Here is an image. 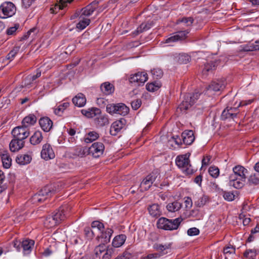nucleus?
Wrapping results in <instances>:
<instances>
[{
    "mask_svg": "<svg viewBox=\"0 0 259 259\" xmlns=\"http://www.w3.org/2000/svg\"><path fill=\"white\" fill-rule=\"evenodd\" d=\"M69 105V103L64 102L60 104L57 108L55 109V112L56 114H60V112H63Z\"/></svg>",
    "mask_w": 259,
    "mask_h": 259,
    "instance_id": "bf43d9fd",
    "label": "nucleus"
},
{
    "mask_svg": "<svg viewBox=\"0 0 259 259\" xmlns=\"http://www.w3.org/2000/svg\"><path fill=\"white\" fill-rule=\"evenodd\" d=\"M3 166L6 168H8L11 165L12 160L7 152L3 153L1 156Z\"/></svg>",
    "mask_w": 259,
    "mask_h": 259,
    "instance_id": "c03bdc74",
    "label": "nucleus"
},
{
    "mask_svg": "<svg viewBox=\"0 0 259 259\" xmlns=\"http://www.w3.org/2000/svg\"><path fill=\"white\" fill-rule=\"evenodd\" d=\"M151 73L153 75V78L156 79L161 78L163 74V71L158 68H154L152 70Z\"/></svg>",
    "mask_w": 259,
    "mask_h": 259,
    "instance_id": "6e6d98bb",
    "label": "nucleus"
},
{
    "mask_svg": "<svg viewBox=\"0 0 259 259\" xmlns=\"http://www.w3.org/2000/svg\"><path fill=\"white\" fill-rule=\"evenodd\" d=\"M148 74L145 72H139L131 75L129 81L131 83H137L139 85L144 83L148 79Z\"/></svg>",
    "mask_w": 259,
    "mask_h": 259,
    "instance_id": "f8f14e48",
    "label": "nucleus"
},
{
    "mask_svg": "<svg viewBox=\"0 0 259 259\" xmlns=\"http://www.w3.org/2000/svg\"><path fill=\"white\" fill-rule=\"evenodd\" d=\"M41 75V71L39 69L36 70V74L34 75L30 74L24 80L23 85L25 87L29 88L31 84Z\"/></svg>",
    "mask_w": 259,
    "mask_h": 259,
    "instance_id": "f3484780",
    "label": "nucleus"
},
{
    "mask_svg": "<svg viewBox=\"0 0 259 259\" xmlns=\"http://www.w3.org/2000/svg\"><path fill=\"white\" fill-rule=\"evenodd\" d=\"M116 104H109L106 106V111L111 114H116Z\"/></svg>",
    "mask_w": 259,
    "mask_h": 259,
    "instance_id": "e2e57ef3",
    "label": "nucleus"
},
{
    "mask_svg": "<svg viewBox=\"0 0 259 259\" xmlns=\"http://www.w3.org/2000/svg\"><path fill=\"white\" fill-rule=\"evenodd\" d=\"M232 170L233 174L229 177V184L236 189H241L244 185L248 171L240 165L234 166Z\"/></svg>",
    "mask_w": 259,
    "mask_h": 259,
    "instance_id": "f257e3e1",
    "label": "nucleus"
},
{
    "mask_svg": "<svg viewBox=\"0 0 259 259\" xmlns=\"http://www.w3.org/2000/svg\"><path fill=\"white\" fill-rule=\"evenodd\" d=\"M91 228L94 230V233L97 236L104 230V226L101 222L96 221L92 222Z\"/></svg>",
    "mask_w": 259,
    "mask_h": 259,
    "instance_id": "f704fd0d",
    "label": "nucleus"
},
{
    "mask_svg": "<svg viewBox=\"0 0 259 259\" xmlns=\"http://www.w3.org/2000/svg\"><path fill=\"white\" fill-rule=\"evenodd\" d=\"M223 197L227 201H231L235 198V195L233 192L225 191L223 193Z\"/></svg>",
    "mask_w": 259,
    "mask_h": 259,
    "instance_id": "680f3d73",
    "label": "nucleus"
},
{
    "mask_svg": "<svg viewBox=\"0 0 259 259\" xmlns=\"http://www.w3.org/2000/svg\"><path fill=\"white\" fill-rule=\"evenodd\" d=\"M208 172L212 177L213 178H217L219 176L220 170L217 166L212 165L209 167L208 169Z\"/></svg>",
    "mask_w": 259,
    "mask_h": 259,
    "instance_id": "603ef678",
    "label": "nucleus"
},
{
    "mask_svg": "<svg viewBox=\"0 0 259 259\" xmlns=\"http://www.w3.org/2000/svg\"><path fill=\"white\" fill-rule=\"evenodd\" d=\"M31 159V156L29 155L20 154L16 157V161L19 165H24L29 164Z\"/></svg>",
    "mask_w": 259,
    "mask_h": 259,
    "instance_id": "393cba45",
    "label": "nucleus"
},
{
    "mask_svg": "<svg viewBox=\"0 0 259 259\" xmlns=\"http://www.w3.org/2000/svg\"><path fill=\"white\" fill-rule=\"evenodd\" d=\"M94 231L90 227H87L84 228V234L87 239L91 240L96 236Z\"/></svg>",
    "mask_w": 259,
    "mask_h": 259,
    "instance_id": "864d4df0",
    "label": "nucleus"
},
{
    "mask_svg": "<svg viewBox=\"0 0 259 259\" xmlns=\"http://www.w3.org/2000/svg\"><path fill=\"white\" fill-rule=\"evenodd\" d=\"M152 26L151 22L143 23L132 33V35L134 36H137L144 31L149 30Z\"/></svg>",
    "mask_w": 259,
    "mask_h": 259,
    "instance_id": "7c9ffc66",
    "label": "nucleus"
},
{
    "mask_svg": "<svg viewBox=\"0 0 259 259\" xmlns=\"http://www.w3.org/2000/svg\"><path fill=\"white\" fill-rule=\"evenodd\" d=\"M190 155L188 153L178 156L176 160L177 165L186 175L191 174L193 172L190 163Z\"/></svg>",
    "mask_w": 259,
    "mask_h": 259,
    "instance_id": "20e7f679",
    "label": "nucleus"
},
{
    "mask_svg": "<svg viewBox=\"0 0 259 259\" xmlns=\"http://www.w3.org/2000/svg\"><path fill=\"white\" fill-rule=\"evenodd\" d=\"M53 191L51 190V188L49 186L45 187L38 193L35 194L33 197L32 200L34 202H44L48 197L52 196Z\"/></svg>",
    "mask_w": 259,
    "mask_h": 259,
    "instance_id": "6e6552de",
    "label": "nucleus"
},
{
    "mask_svg": "<svg viewBox=\"0 0 259 259\" xmlns=\"http://www.w3.org/2000/svg\"><path fill=\"white\" fill-rule=\"evenodd\" d=\"M13 244L17 250L20 251L21 248L23 249V252L24 255L29 254L34 244V241L30 239H26L21 242L20 241L15 240L13 241Z\"/></svg>",
    "mask_w": 259,
    "mask_h": 259,
    "instance_id": "39448f33",
    "label": "nucleus"
},
{
    "mask_svg": "<svg viewBox=\"0 0 259 259\" xmlns=\"http://www.w3.org/2000/svg\"><path fill=\"white\" fill-rule=\"evenodd\" d=\"M97 3L93 2L82 9L80 16L82 17H88L91 15L97 8Z\"/></svg>",
    "mask_w": 259,
    "mask_h": 259,
    "instance_id": "4be33fe9",
    "label": "nucleus"
},
{
    "mask_svg": "<svg viewBox=\"0 0 259 259\" xmlns=\"http://www.w3.org/2000/svg\"><path fill=\"white\" fill-rule=\"evenodd\" d=\"M81 113L88 118H93L101 113V110L97 108H92L88 110H81Z\"/></svg>",
    "mask_w": 259,
    "mask_h": 259,
    "instance_id": "a878e982",
    "label": "nucleus"
},
{
    "mask_svg": "<svg viewBox=\"0 0 259 259\" xmlns=\"http://www.w3.org/2000/svg\"><path fill=\"white\" fill-rule=\"evenodd\" d=\"M199 233V230L195 227L190 228L187 230V234L190 236L197 235Z\"/></svg>",
    "mask_w": 259,
    "mask_h": 259,
    "instance_id": "0e129e2a",
    "label": "nucleus"
},
{
    "mask_svg": "<svg viewBox=\"0 0 259 259\" xmlns=\"http://www.w3.org/2000/svg\"><path fill=\"white\" fill-rule=\"evenodd\" d=\"M158 178H160V175L157 171H153L148 175L141 183L140 186L141 191L148 190Z\"/></svg>",
    "mask_w": 259,
    "mask_h": 259,
    "instance_id": "0eeeda50",
    "label": "nucleus"
},
{
    "mask_svg": "<svg viewBox=\"0 0 259 259\" xmlns=\"http://www.w3.org/2000/svg\"><path fill=\"white\" fill-rule=\"evenodd\" d=\"M183 142L186 145H191L194 141L195 137L192 130L185 131L182 134Z\"/></svg>",
    "mask_w": 259,
    "mask_h": 259,
    "instance_id": "6ab92c4d",
    "label": "nucleus"
},
{
    "mask_svg": "<svg viewBox=\"0 0 259 259\" xmlns=\"http://www.w3.org/2000/svg\"><path fill=\"white\" fill-rule=\"evenodd\" d=\"M37 120L36 116L34 114H29L26 116L22 120V125L25 127H28L34 125Z\"/></svg>",
    "mask_w": 259,
    "mask_h": 259,
    "instance_id": "c756f323",
    "label": "nucleus"
},
{
    "mask_svg": "<svg viewBox=\"0 0 259 259\" xmlns=\"http://www.w3.org/2000/svg\"><path fill=\"white\" fill-rule=\"evenodd\" d=\"M171 246V244H165L164 245H162L161 244L155 243L153 245V248L157 251L162 252L164 250L170 248Z\"/></svg>",
    "mask_w": 259,
    "mask_h": 259,
    "instance_id": "5fc2aeb1",
    "label": "nucleus"
},
{
    "mask_svg": "<svg viewBox=\"0 0 259 259\" xmlns=\"http://www.w3.org/2000/svg\"><path fill=\"white\" fill-rule=\"evenodd\" d=\"M43 139L42 133L40 131H36L30 138V142L33 145L39 144Z\"/></svg>",
    "mask_w": 259,
    "mask_h": 259,
    "instance_id": "72a5a7b5",
    "label": "nucleus"
},
{
    "mask_svg": "<svg viewBox=\"0 0 259 259\" xmlns=\"http://www.w3.org/2000/svg\"><path fill=\"white\" fill-rule=\"evenodd\" d=\"M247 184L249 186H256L259 184V174H251L248 178Z\"/></svg>",
    "mask_w": 259,
    "mask_h": 259,
    "instance_id": "a19ab883",
    "label": "nucleus"
},
{
    "mask_svg": "<svg viewBox=\"0 0 259 259\" xmlns=\"http://www.w3.org/2000/svg\"><path fill=\"white\" fill-rule=\"evenodd\" d=\"M24 145V142L13 138L10 143V149L12 152H16L22 149Z\"/></svg>",
    "mask_w": 259,
    "mask_h": 259,
    "instance_id": "412c9836",
    "label": "nucleus"
},
{
    "mask_svg": "<svg viewBox=\"0 0 259 259\" xmlns=\"http://www.w3.org/2000/svg\"><path fill=\"white\" fill-rule=\"evenodd\" d=\"M217 65V61H211L209 63H207L206 64H205L204 67L202 70V74L203 75H206L207 73L214 69L216 66Z\"/></svg>",
    "mask_w": 259,
    "mask_h": 259,
    "instance_id": "09e8293b",
    "label": "nucleus"
},
{
    "mask_svg": "<svg viewBox=\"0 0 259 259\" xmlns=\"http://www.w3.org/2000/svg\"><path fill=\"white\" fill-rule=\"evenodd\" d=\"M225 88V81L223 80H217L211 82L207 87V90L213 92L221 91Z\"/></svg>",
    "mask_w": 259,
    "mask_h": 259,
    "instance_id": "a211bd4d",
    "label": "nucleus"
},
{
    "mask_svg": "<svg viewBox=\"0 0 259 259\" xmlns=\"http://www.w3.org/2000/svg\"><path fill=\"white\" fill-rule=\"evenodd\" d=\"M199 95L198 93L186 94L184 96V100L177 108V112H178L180 111L182 112H186L195 103Z\"/></svg>",
    "mask_w": 259,
    "mask_h": 259,
    "instance_id": "7ed1b4c3",
    "label": "nucleus"
},
{
    "mask_svg": "<svg viewBox=\"0 0 259 259\" xmlns=\"http://www.w3.org/2000/svg\"><path fill=\"white\" fill-rule=\"evenodd\" d=\"M131 254L127 251H124L122 254L117 256L115 259H130Z\"/></svg>",
    "mask_w": 259,
    "mask_h": 259,
    "instance_id": "774afa93",
    "label": "nucleus"
},
{
    "mask_svg": "<svg viewBox=\"0 0 259 259\" xmlns=\"http://www.w3.org/2000/svg\"><path fill=\"white\" fill-rule=\"evenodd\" d=\"M209 201V197L205 195L200 196L197 201L195 202V205L198 207H203Z\"/></svg>",
    "mask_w": 259,
    "mask_h": 259,
    "instance_id": "a18cd8bd",
    "label": "nucleus"
},
{
    "mask_svg": "<svg viewBox=\"0 0 259 259\" xmlns=\"http://www.w3.org/2000/svg\"><path fill=\"white\" fill-rule=\"evenodd\" d=\"M5 177L4 172L0 170V193L6 190L7 188L6 185L3 184V182L5 180Z\"/></svg>",
    "mask_w": 259,
    "mask_h": 259,
    "instance_id": "052dcab7",
    "label": "nucleus"
},
{
    "mask_svg": "<svg viewBox=\"0 0 259 259\" xmlns=\"http://www.w3.org/2000/svg\"><path fill=\"white\" fill-rule=\"evenodd\" d=\"M94 119L95 124L99 127H102L109 124V121L108 116L105 114H100Z\"/></svg>",
    "mask_w": 259,
    "mask_h": 259,
    "instance_id": "aec40b11",
    "label": "nucleus"
},
{
    "mask_svg": "<svg viewBox=\"0 0 259 259\" xmlns=\"http://www.w3.org/2000/svg\"><path fill=\"white\" fill-rule=\"evenodd\" d=\"M73 103L78 107H82L86 103V98L82 94H78L72 99Z\"/></svg>",
    "mask_w": 259,
    "mask_h": 259,
    "instance_id": "2f4dec72",
    "label": "nucleus"
},
{
    "mask_svg": "<svg viewBox=\"0 0 259 259\" xmlns=\"http://www.w3.org/2000/svg\"><path fill=\"white\" fill-rule=\"evenodd\" d=\"M242 50L245 52L259 51V44H248L242 47Z\"/></svg>",
    "mask_w": 259,
    "mask_h": 259,
    "instance_id": "8fccbe9b",
    "label": "nucleus"
},
{
    "mask_svg": "<svg viewBox=\"0 0 259 259\" xmlns=\"http://www.w3.org/2000/svg\"><path fill=\"white\" fill-rule=\"evenodd\" d=\"M99 137V135L98 133L95 131L90 132L84 138V142L87 143H90L98 139Z\"/></svg>",
    "mask_w": 259,
    "mask_h": 259,
    "instance_id": "ea45409f",
    "label": "nucleus"
},
{
    "mask_svg": "<svg viewBox=\"0 0 259 259\" xmlns=\"http://www.w3.org/2000/svg\"><path fill=\"white\" fill-rule=\"evenodd\" d=\"M182 220L183 219L181 218L169 220L162 217L158 219L156 225L159 229L170 231L175 230L179 228Z\"/></svg>",
    "mask_w": 259,
    "mask_h": 259,
    "instance_id": "f03ea898",
    "label": "nucleus"
},
{
    "mask_svg": "<svg viewBox=\"0 0 259 259\" xmlns=\"http://www.w3.org/2000/svg\"><path fill=\"white\" fill-rule=\"evenodd\" d=\"M39 124L42 130L46 132H49L53 126L52 121L48 117L41 118L39 120Z\"/></svg>",
    "mask_w": 259,
    "mask_h": 259,
    "instance_id": "dca6fc26",
    "label": "nucleus"
},
{
    "mask_svg": "<svg viewBox=\"0 0 259 259\" xmlns=\"http://www.w3.org/2000/svg\"><path fill=\"white\" fill-rule=\"evenodd\" d=\"M163 254L161 253H150L144 256L143 259H157Z\"/></svg>",
    "mask_w": 259,
    "mask_h": 259,
    "instance_id": "338daca9",
    "label": "nucleus"
},
{
    "mask_svg": "<svg viewBox=\"0 0 259 259\" xmlns=\"http://www.w3.org/2000/svg\"><path fill=\"white\" fill-rule=\"evenodd\" d=\"M251 100H248L247 102L246 101H242L240 102L239 105L237 107H227V108L229 110L230 113H231V115L232 116V119H234L236 117L237 115L239 113V111L238 109V107L239 106H243L244 105H246L247 104H249L251 103Z\"/></svg>",
    "mask_w": 259,
    "mask_h": 259,
    "instance_id": "cd10ccee",
    "label": "nucleus"
},
{
    "mask_svg": "<svg viewBox=\"0 0 259 259\" xmlns=\"http://www.w3.org/2000/svg\"><path fill=\"white\" fill-rule=\"evenodd\" d=\"M148 209L149 214L152 217L158 218L161 215L162 212L157 204H152L149 206Z\"/></svg>",
    "mask_w": 259,
    "mask_h": 259,
    "instance_id": "bb28decb",
    "label": "nucleus"
},
{
    "mask_svg": "<svg viewBox=\"0 0 259 259\" xmlns=\"http://www.w3.org/2000/svg\"><path fill=\"white\" fill-rule=\"evenodd\" d=\"M161 86V84L159 81H153L147 84L146 89L149 92H155L158 90Z\"/></svg>",
    "mask_w": 259,
    "mask_h": 259,
    "instance_id": "49530a36",
    "label": "nucleus"
},
{
    "mask_svg": "<svg viewBox=\"0 0 259 259\" xmlns=\"http://www.w3.org/2000/svg\"><path fill=\"white\" fill-rule=\"evenodd\" d=\"M124 123L122 120L114 121L111 125L110 133L113 136H116L122 128Z\"/></svg>",
    "mask_w": 259,
    "mask_h": 259,
    "instance_id": "5701e85b",
    "label": "nucleus"
},
{
    "mask_svg": "<svg viewBox=\"0 0 259 259\" xmlns=\"http://www.w3.org/2000/svg\"><path fill=\"white\" fill-rule=\"evenodd\" d=\"M88 154V149L81 146H77L74 148L73 154L76 156L83 157Z\"/></svg>",
    "mask_w": 259,
    "mask_h": 259,
    "instance_id": "79ce46f5",
    "label": "nucleus"
},
{
    "mask_svg": "<svg viewBox=\"0 0 259 259\" xmlns=\"http://www.w3.org/2000/svg\"><path fill=\"white\" fill-rule=\"evenodd\" d=\"M41 157L45 160L52 159L55 157V152L50 144L46 143L43 145L41 151Z\"/></svg>",
    "mask_w": 259,
    "mask_h": 259,
    "instance_id": "9b49d317",
    "label": "nucleus"
},
{
    "mask_svg": "<svg viewBox=\"0 0 259 259\" xmlns=\"http://www.w3.org/2000/svg\"><path fill=\"white\" fill-rule=\"evenodd\" d=\"M100 89L102 92L106 95L111 94L114 91L113 85L109 82H105L102 83L101 85Z\"/></svg>",
    "mask_w": 259,
    "mask_h": 259,
    "instance_id": "473e14b6",
    "label": "nucleus"
},
{
    "mask_svg": "<svg viewBox=\"0 0 259 259\" xmlns=\"http://www.w3.org/2000/svg\"><path fill=\"white\" fill-rule=\"evenodd\" d=\"M173 60L179 64H187L190 61L191 57L186 54H179L174 55Z\"/></svg>",
    "mask_w": 259,
    "mask_h": 259,
    "instance_id": "b1692460",
    "label": "nucleus"
},
{
    "mask_svg": "<svg viewBox=\"0 0 259 259\" xmlns=\"http://www.w3.org/2000/svg\"><path fill=\"white\" fill-rule=\"evenodd\" d=\"M182 207V203L178 201H174L172 203H169L166 205V209L169 212H176L179 210Z\"/></svg>",
    "mask_w": 259,
    "mask_h": 259,
    "instance_id": "4c0bfd02",
    "label": "nucleus"
},
{
    "mask_svg": "<svg viewBox=\"0 0 259 259\" xmlns=\"http://www.w3.org/2000/svg\"><path fill=\"white\" fill-rule=\"evenodd\" d=\"M20 50L19 47H14L12 50H11L10 53L7 55L6 58L8 60H13L16 55L18 54Z\"/></svg>",
    "mask_w": 259,
    "mask_h": 259,
    "instance_id": "4d7b16f0",
    "label": "nucleus"
},
{
    "mask_svg": "<svg viewBox=\"0 0 259 259\" xmlns=\"http://www.w3.org/2000/svg\"><path fill=\"white\" fill-rule=\"evenodd\" d=\"M68 210V206L67 205H63L56 210L52 214L55 218L58 225L62 222L66 218V211Z\"/></svg>",
    "mask_w": 259,
    "mask_h": 259,
    "instance_id": "ddd939ff",
    "label": "nucleus"
},
{
    "mask_svg": "<svg viewBox=\"0 0 259 259\" xmlns=\"http://www.w3.org/2000/svg\"><path fill=\"white\" fill-rule=\"evenodd\" d=\"M126 236L124 234H121L115 236L112 241V246L117 248L121 246L125 242Z\"/></svg>",
    "mask_w": 259,
    "mask_h": 259,
    "instance_id": "c85d7f7f",
    "label": "nucleus"
},
{
    "mask_svg": "<svg viewBox=\"0 0 259 259\" xmlns=\"http://www.w3.org/2000/svg\"><path fill=\"white\" fill-rule=\"evenodd\" d=\"M107 249L106 244L101 243L95 247L94 249V253L97 257H100L102 253L105 251Z\"/></svg>",
    "mask_w": 259,
    "mask_h": 259,
    "instance_id": "de8ad7c7",
    "label": "nucleus"
},
{
    "mask_svg": "<svg viewBox=\"0 0 259 259\" xmlns=\"http://www.w3.org/2000/svg\"><path fill=\"white\" fill-rule=\"evenodd\" d=\"M105 253L102 257V259H111L116 254V249L113 246H108L105 250Z\"/></svg>",
    "mask_w": 259,
    "mask_h": 259,
    "instance_id": "37998d69",
    "label": "nucleus"
},
{
    "mask_svg": "<svg viewBox=\"0 0 259 259\" xmlns=\"http://www.w3.org/2000/svg\"><path fill=\"white\" fill-rule=\"evenodd\" d=\"M44 224L45 227L47 228H52L58 225L57 222L52 215L47 217L44 222Z\"/></svg>",
    "mask_w": 259,
    "mask_h": 259,
    "instance_id": "c9c22d12",
    "label": "nucleus"
},
{
    "mask_svg": "<svg viewBox=\"0 0 259 259\" xmlns=\"http://www.w3.org/2000/svg\"><path fill=\"white\" fill-rule=\"evenodd\" d=\"M79 20L78 23L76 24V27L80 30H83L90 23V20L82 16H79Z\"/></svg>",
    "mask_w": 259,
    "mask_h": 259,
    "instance_id": "58836bf2",
    "label": "nucleus"
},
{
    "mask_svg": "<svg viewBox=\"0 0 259 259\" xmlns=\"http://www.w3.org/2000/svg\"><path fill=\"white\" fill-rule=\"evenodd\" d=\"M16 11L15 5L10 2H5L0 6V18L6 19L13 16Z\"/></svg>",
    "mask_w": 259,
    "mask_h": 259,
    "instance_id": "423d86ee",
    "label": "nucleus"
},
{
    "mask_svg": "<svg viewBox=\"0 0 259 259\" xmlns=\"http://www.w3.org/2000/svg\"><path fill=\"white\" fill-rule=\"evenodd\" d=\"M12 134L13 138H16L17 140L23 141L27 138L29 135V128L27 127L22 126L15 127L12 132Z\"/></svg>",
    "mask_w": 259,
    "mask_h": 259,
    "instance_id": "1a4fd4ad",
    "label": "nucleus"
},
{
    "mask_svg": "<svg viewBox=\"0 0 259 259\" xmlns=\"http://www.w3.org/2000/svg\"><path fill=\"white\" fill-rule=\"evenodd\" d=\"M231 113L229 112L228 109L227 107L223 110L222 115L221 118L223 120H226L227 119H232V116L230 114Z\"/></svg>",
    "mask_w": 259,
    "mask_h": 259,
    "instance_id": "69168bd1",
    "label": "nucleus"
},
{
    "mask_svg": "<svg viewBox=\"0 0 259 259\" xmlns=\"http://www.w3.org/2000/svg\"><path fill=\"white\" fill-rule=\"evenodd\" d=\"M113 233V230L111 229H107L105 231H102L100 233V235L97 236L96 239L100 242L107 244L110 241V238Z\"/></svg>",
    "mask_w": 259,
    "mask_h": 259,
    "instance_id": "4468645a",
    "label": "nucleus"
},
{
    "mask_svg": "<svg viewBox=\"0 0 259 259\" xmlns=\"http://www.w3.org/2000/svg\"><path fill=\"white\" fill-rule=\"evenodd\" d=\"M104 149L105 146L102 143L95 142L88 148V154H91L93 157L97 158L103 154Z\"/></svg>",
    "mask_w": 259,
    "mask_h": 259,
    "instance_id": "9d476101",
    "label": "nucleus"
},
{
    "mask_svg": "<svg viewBox=\"0 0 259 259\" xmlns=\"http://www.w3.org/2000/svg\"><path fill=\"white\" fill-rule=\"evenodd\" d=\"M257 254L256 250L254 249H246L245 251L244 252V256L246 258H252L256 256Z\"/></svg>",
    "mask_w": 259,
    "mask_h": 259,
    "instance_id": "13d9d810",
    "label": "nucleus"
},
{
    "mask_svg": "<svg viewBox=\"0 0 259 259\" xmlns=\"http://www.w3.org/2000/svg\"><path fill=\"white\" fill-rule=\"evenodd\" d=\"M194 22V19L192 17H183L177 20V23H182L186 26H191Z\"/></svg>",
    "mask_w": 259,
    "mask_h": 259,
    "instance_id": "3c124183",
    "label": "nucleus"
},
{
    "mask_svg": "<svg viewBox=\"0 0 259 259\" xmlns=\"http://www.w3.org/2000/svg\"><path fill=\"white\" fill-rule=\"evenodd\" d=\"M129 108L123 103L116 104V114L125 116L128 113Z\"/></svg>",
    "mask_w": 259,
    "mask_h": 259,
    "instance_id": "e433bc0d",
    "label": "nucleus"
},
{
    "mask_svg": "<svg viewBox=\"0 0 259 259\" xmlns=\"http://www.w3.org/2000/svg\"><path fill=\"white\" fill-rule=\"evenodd\" d=\"M189 33L188 30L180 31L165 39V43L170 44L184 39Z\"/></svg>",
    "mask_w": 259,
    "mask_h": 259,
    "instance_id": "2eb2a0df",
    "label": "nucleus"
}]
</instances>
